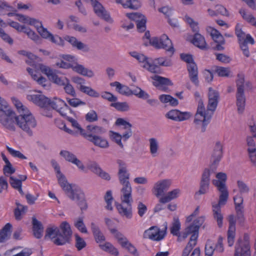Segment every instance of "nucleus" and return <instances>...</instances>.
Masks as SVG:
<instances>
[{
  "mask_svg": "<svg viewBox=\"0 0 256 256\" xmlns=\"http://www.w3.org/2000/svg\"><path fill=\"white\" fill-rule=\"evenodd\" d=\"M237 185L240 194H248L249 192L250 189L244 182L238 180L237 181Z\"/></svg>",
  "mask_w": 256,
  "mask_h": 256,
  "instance_id": "59",
  "label": "nucleus"
},
{
  "mask_svg": "<svg viewBox=\"0 0 256 256\" xmlns=\"http://www.w3.org/2000/svg\"><path fill=\"white\" fill-rule=\"evenodd\" d=\"M32 231L34 236L38 238H40L44 232V226L35 217L32 218Z\"/></svg>",
  "mask_w": 256,
  "mask_h": 256,
  "instance_id": "27",
  "label": "nucleus"
},
{
  "mask_svg": "<svg viewBox=\"0 0 256 256\" xmlns=\"http://www.w3.org/2000/svg\"><path fill=\"white\" fill-rule=\"evenodd\" d=\"M235 33L238 38V42H241L244 40L245 33L242 30L240 24H237L236 26Z\"/></svg>",
  "mask_w": 256,
  "mask_h": 256,
  "instance_id": "63",
  "label": "nucleus"
},
{
  "mask_svg": "<svg viewBox=\"0 0 256 256\" xmlns=\"http://www.w3.org/2000/svg\"><path fill=\"white\" fill-rule=\"evenodd\" d=\"M22 32L26 34L30 38L36 43L40 44L41 42V38L29 28L26 26L24 30Z\"/></svg>",
  "mask_w": 256,
  "mask_h": 256,
  "instance_id": "40",
  "label": "nucleus"
},
{
  "mask_svg": "<svg viewBox=\"0 0 256 256\" xmlns=\"http://www.w3.org/2000/svg\"><path fill=\"white\" fill-rule=\"evenodd\" d=\"M64 86V90L65 92L67 94H68L73 97L76 96V94L75 90H74V88L73 87V86L70 84V80H68V82H66L65 83V84H64V86Z\"/></svg>",
  "mask_w": 256,
  "mask_h": 256,
  "instance_id": "55",
  "label": "nucleus"
},
{
  "mask_svg": "<svg viewBox=\"0 0 256 256\" xmlns=\"http://www.w3.org/2000/svg\"><path fill=\"white\" fill-rule=\"evenodd\" d=\"M39 68L40 71L48 77L49 80L55 73L56 70H54L50 68V67L44 65L42 64H40L39 65Z\"/></svg>",
  "mask_w": 256,
  "mask_h": 256,
  "instance_id": "52",
  "label": "nucleus"
},
{
  "mask_svg": "<svg viewBox=\"0 0 256 256\" xmlns=\"http://www.w3.org/2000/svg\"><path fill=\"white\" fill-rule=\"evenodd\" d=\"M90 228L94 239L97 244H101L106 240V238L100 228L94 222H91Z\"/></svg>",
  "mask_w": 256,
  "mask_h": 256,
  "instance_id": "28",
  "label": "nucleus"
},
{
  "mask_svg": "<svg viewBox=\"0 0 256 256\" xmlns=\"http://www.w3.org/2000/svg\"><path fill=\"white\" fill-rule=\"evenodd\" d=\"M12 228V225L10 223H7L0 230V243L8 239Z\"/></svg>",
  "mask_w": 256,
  "mask_h": 256,
  "instance_id": "35",
  "label": "nucleus"
},
{
  "mask_svg": "<svg viewBox=\"0 0 256 256\" xmlns=\"http://www.w3.org/2000/svg\"><path fill=\"white\" fill-rule=\"evenodd\" d=\"M142 66L147 69L148 71L151 72L156 73L157 72L159 69V66L154 62V64H150L148 60Z\"/></svg>",
  "mask_w": 256,
  "mask_h": 256,
  "instance_id": "58",
  "label": "nucleus"
},
{
  "mask_svg": "<svg viewBox=\"0 0 256 256\" xmlns=\"http://www.w3.org/2000/svg\"><path fill=\"white\" fill-rule=\"evenodd\" d=\"M234 256H251L250 237L244 234L243 239L240 238L234 246Z\"/></svg>",
  "mask_w": 256,
  "mask_h": 256,
  "instance_id": "9",
  "label": "nucleus"
},
{
  "mask_svg": "<svg viewBox=\"0 0 256 256\" xmlns=\"http://www.w3.org/2000/svg\"><path fill=\"white\" fill-rule=\"evenodd\" d=\"M218 190L220 192V196L219 201L218 204L216 205H218L220 206V205H224L226 204L228 196V192L226 188V187L217 188Z\"/></svg>",
  "mask_w": 256,
  "mask_h": 256,
  "instance_id": "37",
  "label": "nucleus"
},
{
  "mask_svg": "<svg viewBox=\"0 0 256 256\" xmlns=\"http://www.w3.org/2000/svg\"><path fill=\"white\" fill-rule=\"evenodd\" d=\"M121 204H116V208L119 214L122 216H125L128 218H131L132 217V204L133 200L130 202H125L123 198H121Z\"/></svg>",
  "mask_w": 256,
  "mask_h": 256,
  "instance_id": "20",
  "label": "nucleus"
},
{
  "mask_svg": "<svg viewBox=\"0 0 256 256\" xmlns=\"http://www.w3.org/2000/svg\"><path fill=\"white\" fill-rule=\"evenodd\" d=\"M210 35L216 43L224 44V39L220 33L216 29L212 30Z\"/></svg>",
  "mask_w": 256,
  "mask_h": 256,
  "instance_id": "47",
  "label": "nucleus"
},
{
  "mask_svg": "<svg viewBox=\"0 0 256 256\" xmlns=\"http://www.w3.org/2000/svg\"><path fill=\"white\" fill-rule=\"evenodd\" d=\"M50 80L58 86H63L68 79L66 77H59L55 72Z\"/></svg>",
  "mask_w": 256,
  "mask_h": 256,
  "instance_id": "48",
  "label": "nucleus"
},
{
  "mask_svg": "<svg viewBox=\"0 0 256 256\" xmlns=\"http://www.w3.org/2000/svg\"><path fill=\"white\" fill-rule=\"evenodd\" d=\"M180 228V224L178 218H174L172 226L170 228V232L174 236L179 234Z\"/></svg>",
  "mask_w": 256,
  "mask_h": 256,
  "instance_id": "53",
  "label": "nucleus"
},
{
  "mask_svg": "<svg viewBox=\"0 0 256 256\" xmlns=\"http://www.w3.org/2000/svg\"><path fill=\"white\" fill-rule=\"evenodd\" d=\"M172 184L170 180L165 179L157 182L154 184L152 190L154 194L157 198L163 195L167 191Z\"/></svg>",
  "mask_w": 256,
  "mask_h": 256,
  "instance_id": "15",
  "label": "nucleus"
},
{
  "mask_svg": "<svg viewBox=\"0 0 256 256\" xmlns=\"http://www.w3.org/2000/svg\"><path fill=\"white\" fill-rule=\"evenodd\" d=\"M66 120L71 123L72 126L74 128L78 130L80 132V134L83 136V134H86V132L80 126L78 122L74 119L72 118H70L66 115Z\"/></svg>",
  "mask_w": 256,
  "mask_h": 256,
  "instance_id": "50",
  "label": "nucleus"
},
{
  "mask_svg": "<svg viewBox=\"0 0 256 256\" xmlns=\"http://www.w3.org/2000/svg\"><path fill=\"white\" fill-rule=\"evenodd\" d=\"M110 232L114 234L121 246L126 250L128 252L134 256H138L139 254L136 248L129 242L128 238L116 229H110Z\"/></svg>",
  "mask_w": 256,
  "mask_h": 256,
  "instance_id": "10",
  "label": "nucleus"
},
{
  "mask_svg": "<svg viewBox=\"0 0 256 256\" xmlns=\"http://www.w3.org/2000/svg\"><path fill=\"white\" fill-rule=\"evenodd\" d=\"M64 40L68 42L72 47L76 48L78 50H80L84 52H88L90 50V46L88 44L78 41L74 36H66L64 37Z\"/></svg>",
  "mask_w": 256,
  "mask_h": 256,
  "instance_id": "23",
  "label": "nucleus"
},
{
  "mask_svg": "<svg viewBox=\"0 0 256 256\" xmlns=\"http://www.w3.org/2000/svg\"><path fill=\"white\" fill-rule=\"evenodd\" d=\"M50 106L58 112L62 116H66L72 110L67 104L60 98H54L52 100H50Z\"/></svg>",
  "mask_w": 256,
  "mask_h": 256,
  "instance_id": "12",
  "label": "nucleus"
},
{
  "mask_svg": "<svg viewBox=\"0 0 256 256\" xmlns=\"http://www.w3.org/2000/svg\"><path fill=\"white\" fill-rule=\"evenodd\" d=\"M192 114L189 112H182L177 110H172L168 112L165 116L168 119L176 121L181 122L189 119Z\"/></svg>",
  "mask_w": 256,
  "mask_h": 256,
  "instance_id": "16",
  "label": "nucleus"
},
{
  "mask_svg": "<svg viewBox=\"0 0 256 256\" xmlns=\"http://www.w3.org/2000/svg\"><path fill=\"white\" fill-rule=\"evenodd\" d=\"M27 99L32 102L40 108H47L50 106V99L41 94H30L27 96Z\"/></svg>",
  "mask_w": 256,
  "mask_h": 256,
  "instance_id": "19",
  "label": "nucleus"
},
{
  "mask_svg": "<svg viewBox=\"0 0 256 256\" xmlns=\"http://www.w3.org/2000/svg\"><path fill=\"white\" fill-rule=\"evenodd\" d=\"M95 14L100 18L112 23V20L102 4L97 0L92 4Z\"/></svg>",
  "mask_w": 256,
  "mask_h": 256,
  "instance_id": "21",
  "label": "nucleus"
},
{
  "mask_svg": "<svg viewBox=\"0 0 256 256\" xmlns=\"http://www.w3.org/2000/svg\"><path fill=\"white\" fill-rule=\"evenodd\" d=\"M14 114L7 102L0 96V123L6 128L12 131L16 130Z\"/></svg>",
  "mask_w": 256,
  "mask_h": 256,
  "instance_id": "5",
  "label": "nucleus"
},
{
  "mask_svg": "<svg viewBox=\"0 0 256 256\" xmlns=\"http://www.w3.org/2000/svg\"><path fill=\"white\" fill-rule=\"evenodd\" d=\"M74 226L81 232L84 234L88 233V230L85 224L84 223L82 218H78V220L74 222Z\"/></svg>",
  "mask_w": 256,
  "mask_h": 256,
  "instance_id": "49",
  "label": "nucleus"
},
{
  "mask_svg": "<svg viewBox=\"0 0 256 256\" xmlns=\"http://www.w3.org/2000/svg\"><path fill=\"white\" fill-rule=\"evenodd\" d=\"M110 106L121 112L128 111L130 109V106L126 102H114L110 104Z\"/></svg>",
  "mask_w": 256,
  "mask_h": 256,
  "instance_id": "45",
  "label": "nucleus"
},
{
  "mask_svg": "<svg viewBox=\"0 0 256 256\" xmlns=\"http://www.w3.org/2000/svg\"><path fill=\"white\" fill-rule=\"evenodd\" d=\"M12 100L20 114L26 112V110H28L26 107L24 106L22 103L16 98H12Z\"/></svg>",
  "mask_w": 256,
  "mask_h": 256,
  "instance_id": "57",
  "label": "nucleus"
},
{
  "mask_svg": "<svg viewBox=\"0 0 256 256\" xmlns=\"http://www.w3.org/2000/svg\"><path fill=\"white\" fill-rule=\"evenodd\" d=\"M75 246L78 251H80L86 246V243L83 238L78 234H74Z\"/></svg>",
  "mask_w": 256,
  "mask_h": 256,
  "instance_id": "43",
  "label": "nucleus"
},
{
  "mask_svg": "<svg viewBox=\"0 0 256 256\" xmlns=\"http://www.w3.org/2000/svg\"><path fill=\"white\" fill-rule=\"evenodd\" d=\"M180 193V190L179 188H176L167 193V194L160 198L159 202L160 203H167L172 200L177 198Z\"/></svg>",
  "mask_w": 256,
  "mask_h": 256,
  "instance_id": "30",
  "label": "nucleus"
},
{
  "mask_svg": "<svg viewBox=\"0 0 256 256\" xmlns=\"http://www.w3.org/2000/svg\"><path fill=\"white\" fill-rule=\"evenodd\" d=\"M192 42L195 46L201 50H205L207 48V44L204 38L198 33H196L194 34Z\"/></svg>",
  "mask_w": 256,
  "mask_h": 256,
  "instance_id": "29",
  "label": "nucleus"
},
{
  "mask_svg": "<svg viewBox=\"0 0 256 256\" xmlns=\"http://www.w3.org/2000/svg\"><path fill=\"white\" fill-rule=\"evenodd\" d=\"M14 120L16 125L26 132L28 136H32L33 134L32 129L37 126V122L34 116L29 110L16 116L14 114Z\"/></svg>",
  "mask_w": 256,
  "mask_h": 256,
  "instance_id": "6",
  "label": "nucleus"
},
{
  "mask_svg": "<svg viewBox=\"0 0 256 256\" xmlns=\"http://www.w3.org/2000/svg\"><path fill=\"white\" fill-rule=\"evenodd\" d=\"M216 178L218 180H214L212 184L216 188L226 187V182L227 179V176L226 173L220 172L216 174Z\"/></svg>",
  "mask_w": 256,
  "mask_h": 256,
  "instance_id": "34",
  "label": "nucleus"
},
{
  "mask_svg": "<svg viewBox=\"0 0 256 256\" xmlns=\"http://www.w3.org/2000/svg\"><path fill=\"white\" fill-rule=\"evenodd\" d=\"M132 94L144 100H147L150 97L149 94L147 92L138 87H136L133 90L130 89V96Z\"/></svg>",
  "mask_w": 256,
  "mask_h": 256,
  "instance_id": "39",
  "label": "nucleus"
},
{
  "mask_svg": "<svg viewBox=\"0 0 256 256\" xmlns=\"http://www.w3.org/2000/svg\"><path fill=\"white\" fill-rule=\"evenodd\" d=\"M110 86H115L116 92L119 94L126 96H130V88L128 86L122 84L118 82H112L110 84Z\"/></svg>",
  "mask_w": 256,
  "mask_h": 256,
  "instance_id": "33",
  "label": "nucleus"
},
{
  "mask_svg": "<svg viewBox=\"0 0 256 256\" xmlns=\"http://www.w3.org/2000/svg\"><path fill=\"white\" fill-rule=\"evenodd\" d=\"M213 216L217 222L219 228H222L223 224V216L221 213L220 207L218 205H212Z\"/></svg>",
  "mask_w": 256,
  "mask_h": 256,
  "instance_id": "32",
  "label": "nucleus"
},
{
  "mask_svg": "<svg viewBox=\"0 0 256 256\" xmlns=\"http://www.w3.org/2000/svg\"><path fill=\"white\" fill-rule=\"evenodd\" d=\"M186 230L188 232V234H192L189 242H197V240L198 236L199 230L198 227L196 226L193 224H190L189 226L185 228Z\"/></svg>",
  "mask_w": 256,
  "mask_h": 256,
  "instance_id": "36",
  "label": "nucleus"
},
{
  "mask_svg": "<svg viewBox=\"0 0 256 256\" xmlns=\"http://www.w3.org/2000/svg\"><path fill=\"white\" fill-rule=\"evenodd\" d=\"M208 101L207 109L206 110L202 100L198 101L197 112L195 115L194 123L196 129H200L204 132L206 127L210 123L214 112L216 110L220 100V94L212 88H209L208 92Z\"/></svg>",
  "mask_w": 256,
  "mask_h": 256,
  "instance_id": "1",
  "label": "nucleus"
},
{
  "mask_svg": "<svg viewBox=\"0 0 256 256\" xmlns=\"http://www.w3.org/2000/svg\"><path fill=\"white\" fill-rule=\"evenodd\" d=\"M37 31L42 38L48 39L52 43L62 46L64 44V40L62 38L58 36H54L46 28H44L42 25L38 28Z\"/></svg>",
  "mask_w": 256,
  "mask_h": 256,
  "instance_id": "14",
  "label": "nucleus"
},
{
  "mask_svg": "<svg viewBox=\"0 0 256 256\" xmlns=\"http://www.w3.org/2000/svg\"><path fill=\"white\" fill-rule=\"evenodd\" d=\"M150 152L152 156L155 157L158 154V144L157 140L155 138H150Z\"/></svg>",
  "mask_w": 256,
  "mask_h": 256,
  "instance_id": "42",
  "label": "nucleus"
},
{
  "mask_svg": "<svg viewBox=\"0 0 256 256\" xmlns=\"http://www.w3.org/2000/svg\"><path fill=\"white\" fill-rule=\"evenodd\" d=\"M84 90L82 92L90 96L92 98H98L100 96L99 92L95 90L94 89L92 88L90 86H86V88H82Z\"/></svg>",
  "mask_w": 256,
  "mask_h": 256,
  "instance_id": "61",
  "label": "nucleus"
},
{
  "mask_svg": "<svg viewBox=\"0 0 256 256\" xmlns=\"http://www.w3.org/2000/svg\"><path fill=\"white\" fill-rule=\"evenodd\" d=\"M72 230L69 224L62 222L59 228L52 226L48 227L46 230L44 238H47L53 240V242L56 246H63L70 244L72 241Z\"/></svg>",
  "mask_w": 256,
  "mask_h": 256,
  "instance_id": "2",
  "label": "nucleus"
},
{
  "mask_svg": "<svg viewBox=\"0 0 256 256\" xmlns=\"http://www.w3.org/2000/svg\"><path fill=\"white\" fill-rule=\"evenodd\" d=\"M150 44L156 48L166 50V52L170 53V57L172 56L175 51L171 40L164 34L160 38H152L150 40Z\"/></svg>",
  "mask_w": 256,
  "mask_h": 256,
  "instance_id": "8",
  "label": "nucleus"
},
{
  "mask_svg": "<svg viewBox=\"0 0 256 256\" xmlns=\"http://www.w3.org/2000/svg\"><path fill=\"white\" fill-rule=\"evenodd\" d=\"M60 154L62 156L66 161L71 163L76 158V156L73 153L68 150H61Z\"/></svg>",
  "mask_w": 256,
  "mask_h": 256,
  "instance_id": "51",
  "label": "nucleus"
},
{
  "mask_svg": "<svg viewBox=\"0 0 256 256\" xmlns=\"http://www.w3.org/2000/svg\"><path fill=\"white\" fill-rule=\"evenodd\" d=\"M58 181L60 185L62 188L65 191L66 194L68 196V194H72V191L76 190L78 188H73L72 185L68 182V181L62 174H58L57 176Z\"/></svg>",
  "mask_w": 256,
  "mask_h": 256,
  "instance_id": "25",
  "label": "nucleus"
},
{
  "mask_svg": "<svg viewBox=\"0 0 256 256\" xmlns=\"http://www.w3.org/2000/svg\"><path fill=\"white\" fill-rule=\"evenodd\" d=\"M18 207L14 210V214L15 218L16 220H20L22 219V214L26 212L28 210L27 206H24L18 202H16Z\"/></svg>",
  "mask_w": 256,
  "mask_h": 256,
  "instance_id": "41",
  "label": "nucleus"
},
{
  "mask_svg": "<svg viewBox=\"0 0 256 256\" xmlns=\"http://www.w3.org/2000/svg\"><path fill=\"white\" fill-rule=\"evenodd\" d=\"M154 62L158 66H170L172 64L171 60L164 57L155 58Z\"/></svg>",
  "mask_w": 256,
  "mask_h": 256,
  "instance_id": "44",
  "label": "nucleus"
},
{
  "mask_svg": "<svg viewBox=\"0 0 256 256\" xmlns=\"http://www.w3.org/2000/svg\"><path fill=\"white\" fill-rule=\"evenodd\" d=\"M214 71L219 76L222 77L228 76L230 73V70L228 68L222 66H216Z\"/></svg>",
  "mask_w": 256,
  "mask_h": 256,
  "instance_id": "54",
  "label": "nucleus"
},
{
  "mask_svg": "<svg viewBox=\"0 0 256 256\" xmlns=\"http://www.w3.org/2000/svg\"><path fill=\"white\" fill-rule=\"evenodd\" d=\"M244 76L243 74H238V79L236 80L237 88L236 104L239 114H242L243 112L246 105V96L244 94Z\"/></svg>",
  "mask_w": 256,
  "mask_h": 256,
  "instance_id": "7",
  "label": "nucleus"
},
{
  "mask_svg": "<svg viewBox=\"0 0 256 256\" xmlns=\"http://www.w3.org/2000/svg\"><path fill=\"white\" fill-rule=\"evenodd\" d=\"M86 120L89 122H96L98 120V114L94 110H90L85 116Z\"/></svg>",
  "mask_w": 256,
  "mask_h": 256,
  "instance_id": "56",
  "label": "nucleus"
},
{
  "mask_svg": "<svg viewBox=\"0 0 256 256\" xmlns=\"http://www.w3.org/2000/svg\"><path fill=\"white\" fill-rule=\"evenodd\" d=\"M120 184L122 186L121 190L122 194L121 198H123L125 202H130L132 198V188L130 184L128 181H124V182H120Z\"/></svg>",
  "mask_w": 256,
  "mask_h": 256,
  "instance_id": "24",
  "label": "nucleus"
},
{
  "mask_svg": "<svg viewBox=\"0 0 256 256\" xmlns=\"http://www.w3.org/2000/svg\"><path fill=\"white\" fill-rule=\"evenodd\" d=\"M99 246L104 251L110 252L112 254L118 256L119 254L117 248L109 242H106L103 244H100Z\"/></svg>",
  "mask_w": 256,
  "mask_h": 256,
  "instance_id": "38",
  "label": "nucleus"
},
{
  "mask_svg": "<svg viewBox=\"0 0 256 256\" xmlns=\"http://www.w3.org/2000/svg\"><path fill=\"white\" fill-rule=\"evenodd\" d=\"M166 227L164 230H160L157 226H154L145 230L144 238L152 240L160 241L162 240L166 234Z\"/></svg>",
  "mask_w": 256,
  "mask_h": 256,
  "instance_id": "13",
  "label": "nucleus"
},
{
  "mask_svg": "<svg viewBox=\"0 0 256 256\" xmlns=\"http://www.w3.org/2000/svg\"><path fill=\"white\" fill-rule=\"evenodd\" d=\"M86 133L83 134V137L94 146L102 148L109 146L108 142L106 138L100 135L106 132V129L102 126L90 124L86 126Z\"/></svg>",
  "mask_w": 256,
  "mask_h": 256,
  "instance_id": "4",
  "label": "nucleus"
},
{
  "mask_svg": "<svg viewBox=\"0 0 256 256\" xmlns=\"http://www.w3.org/2000/svg\"><path fill=\"white\" fill-rule=\"evenodd\" d=\"M56 65L60 68L68 69L72 68V70L88 78H92L94 74V72L84 67V66L76 64L75 66L66 62L63 60H61L59 62H57Z\"/></svg>",
  "mask_w": 256,
  "mask_h": 256,
  "instance_id": "11",
  "label": "nucleus"
},
{
  "mask_svg": "<svg viewBox=\"0 0 256 256\" xmlns=\"http://www.w3.org/2000/svg\"><path fill=\"white\" fill-rule=\"evenodd\" d=\"M223 152L213 150L212 154V164L210 168H205L202 174L200 182L199 190L196 192V194L202 195L206 194L210 186V176L211 173L214 172L216 166L222 156Z\"/></svg>",
  "mask_w": 256,
  "mask_h": 256,
  "instance_id": "3",
  "label": "nucleus"
},
{
  "mask_svg": "<svg viewBox=\"0 0 256 256\" xmlns=\"http://www.w3.org/2000/svg\"><path fill=\"white\" fill-rule=\"evenodd\" d=\"M152 78L154 80L153 82V84L156 87H158L162 86L173 85V84L170 79L166 78L156 75L152 77Z\"/></svg>",
  "mask_w": 256,
  "mask_h": 256,
  "instance_id": "31",
  "label": "nucleus"
},
{
  "mask_svg": "<svg viewBox=\"0 0 256 256\" xmlns=\"http://www.w3.org/2000/svg\"><path fill=\"white\" fill-rule=\"evenodd\" d=\"M187 70L190 81L196 86L199 85L198 66L196 63L187 65Z\"/></svg>",
  "mask_w": 256,
  "mask_h": 256,
  "instance_id": "26",
  "label": "nucleus"
},
{
  "mask_svg": "<svg viewBox=\"0 0 256 256\" xmlns=\"http://www.w3.org/2000/svg\"><path fill=\"white\" fill-rule=\"evenodd\" d=\"M130 54L132 56L136 58L140 62L144 64L148 60V58L143 54H139L136 52H130Z\"/></svg>",
  "mask_w": 256,
  "mask_h": 256,
  "instance_id": "60",
  "label": "nucleus"
},
{
  "mask_svg": "<svg viewBox=\"0 0 256 256\" xmlns=\"http://www.w3.org/2000/svg\"><path fill=\"white\" fill-rule=\"evenodd\" d=\"M229 222L228 230V244L231 247L234 245L236 236V220L234 216L230 214L228 217Z\"/></svg>",
  "mask_w": 256,
  "mask_h": 256,
  "instance_id": "18",
  "label": "nucleus"
},
{
  "mask_svg": "<svg viewBox=\"0 0 256 256\" xmlns=\"http://www.w3.org/2000/svg\"><path fill=\"white\" fill-rule=\"evenodd\" d=\"M116 162L118 165V175L120 182L128 181L130 174L128 170L126 164L121 160H118Z\"/></svg>",
  "mask_w": 256,
  "mask_h": 256,
  "instance_id": "22",
  "label": "nucleus"
},
{
  "mask_svg": "<svg viewBox=\"0 0 256 256\" xmlns=\"http://www.w3.org/2000/svg\"><path fill=\"white\" fill-rule=\"evenodd\" d=\"M72 81L76 84L77 88L82 92L84 90L83 88L86 86L84 85L86 83V80L81 77L78 76H72Z\"/></svg>",
  "mask_w": 256,
  "mask_h": 256,
  "instance_id": "46",
  "label": "nucleus"
},
{
  "mask_svg": "<svg viewBox=\"0 0 256 256\" xmlns=\"http://www.w3.org/2000/svg\"><path fill=\"white\" fill-rule=\"evenodd\" d=\"M68 104L72 107H76L80 105H84L86 102L77 98H66Z\"/></svg>",
  "mask_w": 256,
  "mask_h": 256,
  "instance_id": "64",
  "label": "nucleus"
},
{
  "mask_svg": "<svg viewBox=\"0 0 256 256\" xmlns=\"http://www.w3.org/2000/svg\"><path fill=\"white\" fill-rule=\"evenodd\" d=\"M6 149L8 152L14 158H18L20 159H26V158L25 156L21 152L18 150H16L8 146H6Z\"/></svg>",
  "mask_w": 256,
  "mask_h": 256,
  "instance_id": "62",
  "label": "nucleus"
},
{
  "mask_svg": "<svg viewBox=\"0 0 256 256\" xmlns=\"http://www.w3.org/2000/svg\"><path fill=\"white\" fill-rule=\"evenodd\" d=\"M68 196L72 200H76L78 204L80 207L81 210H86L88 204L84 198V193L80 189L72 191V194H68Z\"/></svg>",
  "mask_w": 256,
  "mask_h": 256,
  "instance_id": "17",
  "label": "nucleus"
}]
</instances>
